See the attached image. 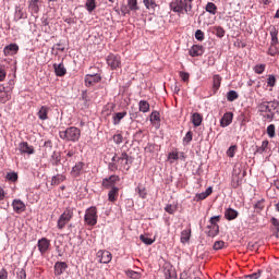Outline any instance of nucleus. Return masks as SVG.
Instances as JSON below:
<instances>
[{
	"instance_id": "1",
	"label": "nucleus",
	"mask_w": 279,
	"mask_h": 279,
	"mask_svg": "<svg viewBox=\"0 0 279 279\" xmlns=\"http://www.w3.org/2000/svg\"><path fill=\"white\" fill-rule=\"evenodd\" d=\"M194 0H174L170 3V10L177 14H189L193 10Z\"/></svg>"
},
{
	"instance_id": "2",
	"label": "nucleus",
	"mask_w": 279,
	"mask_h": 279,
	"mask_svg": "<svg viewBox=\"0 0 279 279\" xmlns=\"http://www.w3.org/2000/svg\"><path fill=\"white\" fill-rule=\"evenodd\" d=\"M59 136L62 141L77 143V141H80V136H82V131L76 126H70L65 131H60Z\"/></svg>"
},
{
	"instance_id": "3",
	"label": "nucleus",
	"mask_w": 279,
	"mask_h": 279,
	"mask_svg": "<svg viewBox=\"0 0 279 279\" xmlns=\"http://www.w3.org/2000/svg\"><path fill=\"white\" fill-rule=\"evenodd\" d=\"M219 221H221V216H214L209 219V225L207 226V236L215 239L219 234Z\"/></svg>"
},
{
	"instance_id": "4",
	"label": "nucleus",
	"mask_w": 279,
	"mask_h": 279,
	"mask_svg": "<svg viewBox=\"0 0 279 279\" xmlns=\"http://www.w3.org/2000/svg\"><path fill=\"white\" fill-rule=\"evenodd\" d=\"M279 101L272 100V101H262L257 105V110L260 114L274 112L275 110H278Z\"/></svg>"
},
{
	"instance_id": "5",
	"label": "nucleus",
	"mask_w": 279,
	"mask_h": 279,
	"mask_svg": "<svg viewBox=\"0 0 279 279\" xmlns=\"http://www.w3.org/2000/svg\"><path fill=\"white\" fill-rule=\"evenodd\" d=\"M111 160L117 162L120 170L130 171V156H128V153H122L120 156L114 155Z\"/></svg>"
},
{
	"instance_id": "6",
	"label": "nucleus",
	"mask_w": 279,
	"mask_h": 279,
	"mask_svg": "<svg viewBox=\"0 0 279 279\" xmlns=\"http://www.w3.org/2000/svg\"><path fill=\"white\" fill-rule=\"evenodd\" d=\"M71 219H73V209L66 208L59 217L57 228H59V230H64V227L66 226V223H69V221H71Z\"/></svg>"
},
{
	"instance_id": "7",
	"label": "nucleus",
	"mask_w": 279,
	"mask_h": 279,
	"mask_svg": "<svg viewBox=\"0 0 279 279\" xmlns=\"http://www.w3.org/2000/svg\"><path fill=\"white\" fill-rule=\"evenodd\" d=\"M84 219L87 226H97V207L88 208Z\"/></svg>"
},
{
	"instance_id": "8",
	"label": "nucleus",
	"mask_w": 279,
	"mask_h": 279,
	"mask_svg": "<svg viewBox=\"0 0 279 279\" xmlns=\"http://www.w3.org/2000/svg\"><path fill=\"white\" fill-rule=\"evenodd\" d=\"M107 64L110 66L111 71H117V69H121V56L110 53L107 57Z\"/></svg>"
},
{
	"instance_id": "9",
	"label": "nucleus",
	"mask_w": 279,
	"mask_h": 279,
	"mask_svg": "<svg viewBox=\"0 0 279 279\" xmlns=\"http://www.w3.org/2000/svg\"><path fill=\"white\" fill-rule=\"evenodd\" d=\"M96 258H97L98 263L108 265V263H110L112 260V253H110L109 251H106V250H100L97 252Z\"/></svg>"
},
{
	"instance_id": "10",
	"label": "nucleus",
	"mask_w": 279,
	"mask_h": 279,
	"mask_svg": "<svg viewBox=\"0 0 279 279\" xmlns=\"http://www.w3.org/2000/svg\"><path fill=\"white\" fill-rule=\"evenodd\" d=\"M101 82V74L94 73V74H87L85 76V86L87 88H90V86H95L96 84H99Z\"/></svg>"
},
{
	"instance_id": "11",
	"label": "nucleus",
	"mask_w": 279,
	"mask_h": 279,
	"mask_svg": "<svg viewBox=\"0 0 279 279\" xmlns=\"http://www.w3.org/2000/svg\"><path fill=\"white\" fill-rule=\"evenodd\" d=\"M38 251L40 252L41 256L49 252V247H51V241L47 238H41L37 242Z\"/></svg>"
},
{
	"instance_id": "12",
	"label": "nucleus",
	"mask_w": 279,
	"mask_h": 279,
	"mask_svg": "<svg viewBox=\"0 0 279 279\" xmlns=\"http://www.w3.org/2000/svg\"><path fill=\"white\" fill-rule=\"evenodd\" d=\"M119 180H121L119 175H110L109 178L102 180V186L104 189H117L116 184L119 182Z\"/></svg>"
},
{
	"instance_id": "13",
	"label": "nucleus",
	"mask_w": 279,
	"mask_h": 279,
	"mask_svg": "<svg viewBox=\"0 0 279 279\" xmlns=\"http://www.w3.org/2000/svg\"><path fill=\"white\" fill-rule=\"evenodd\" d=\"M19 151L20 154H27L28 156L36 154L34 146H31L27 142H22L19 144Z\"/></svg>"
},
{
	"instance_id": "14",
	"label": "nucleus",
	"mask_w": 279,
	"mask_h": 279,
	"mask_svg": "<svg viewBox=\"0 0 279 279\" xmlns=\"http://www.w3.org/2000/svg\"><path fill=\"white\" fill-rule=\"evenodd\" d=\"M84 167H86V163L78 161L75 163V166L72 167L71 175L72 178H80L82 175V171H84Z\"/></svg>"
},
{
	"instance_id": "15",
	"label": "nucleus",
	"mask_w": 279,
	"mask_h": 279,
	"mask_svg": "<svg viewBox=\"0 0 279 279\" xmlns=\"http://www.w3.org/2000/svg\"><path fill=\"white\" fill-rule=\"evenodd\" d=\"M13 210L17 215H21V213H25V203L21 199H13L12 202Z\"/></svg>"
},
{
	"instance_id": "16",
	"label": "nucleus",
	"mask_w": 279,
	"mask_h": 279,
	"mask_svg": "<svg viewBox=\"0 0 279 279\" xmlns=\"http://www.w3.org/2000/svg\"><path fill=\"white\" fill-rule=\"evenodd\" d=\"M234 119V113L232 112H226L223 117L220 120V126L221 128H228L232 123V120Z\"/></svg>"
},
{
	"instance_id": "17",
	"label": "nucleus",
	"mask_w": 279,
	"mask_h": 279,
	"mask_svg": "<svg viewBox=\"0 0 279 279\" xmlns=\"http://www.w3.org/2000/svg\"><path fill=\"white\" fill-rule=\"evenodd\" d=\"M69 265L65 262H57L54 264V276H62L66 271Z\"/></svg>"
},
{
	"instance_id": "18",
	"label": "nucleus",
	"mask_w": 279,
	"mask_h": 279,
	"mask_svg": "<svg viewBox=\"0 0 279 279\" xmlns=\"http://www.w3.org/2000/svg\"><path fill=\"white\" fill-rule=\"evenodd\" d=\"M189 53L192 58H197L199 56H204V46L194 45L191 47Z\"/></svg>"
},
{
	"instance_id": "19",
	"label": "nucleus",
	"mask_w": 279,
	"mask_h": 279,
	"mask_svg": "<svg viewBox=\"0 0 279 279\" xmlns=\"http://www.w3.org/2000/svg\"><path fill=\"white\" fill-rule=\"evenodd\" d=\"M4 56H15V53H19V45L16 44H10L4 47L3 49Z\"/></svg>"
},
{
	"instance_id": "20",
	"label": "nucleus",
	"mask_w": 279,
	"mask_h": 279,
	"mask_svg": "<svg viewBox=\"0 0 279 279\" xmlns=\"http://www.w3.org/2000/svg\"><path fill=\"white\" fill-rule=\"evenodd\" d=\"M37 117L40 121H47L49 119V107L41 106L37 112Z\"/></svg>"
},
{
	"instance_id": "21",
	"label": "nucleus",
	"mask_w": 279,
	"mask_h": 279,
	"mask_svg": "<svg viewBox=\"0 0 279 279\" xmlns=\"http://www.w3.org/2000/svg\"><path fill=\"white\" fill-rule=\"evenodd\" d=\"M53 69L57 77H64L66 75V68H64V63H54Z\"/></svg>"
},
{
	"instance_id": "22",
	"label": "nucleus",
	"mask_w": 279,
	"mask_h": 279,
	"mask_svg": "<svg viewBox=\"0 0 279 279\" xmlns=\"http://www.w3.org/2000/svg\"><path fill=\"white\" fill-rule=\"evenodd\" d=\"M236 217H239V211H236V210L233 209V208H228V209H226V211H225V218H226L228 221H234V219H236Z\"/></svg>"
},
{
	"instance_id": "23",
	"label": "nucleus",
	"mask_w": 279,
	"mask_h": 279,
	"mask_svg": "<svg viewBox=\"0 0 279 279\" xmlns=\"http://www.w3.org/2000/svg\"><path fill=\"white\" fill-rule=\"evenodd\" d=\"M11 98L12 95L10 94V92L5 90V87H2L0 89V104H8Z\"/></svg>"
},
{
	"instance_id": "24",
	"label": "nucleus",
	"mask_w": 279,
	"mask_h": 279,
	"mask_svg": "<svg viewBox=\"0 0 279 279\" xmlns=\"http://www.w3.org/2000/svg\"><path fill=\"white\" fill-rule=\"evenodd\" d=\"M194 128H199L202 125V122L204 121V117H202V113H193L191 119Z\"/></svg>"
},
{
	"instance_id": "25",
	"label": "nucleus",
	"mask_w": 279,
	"mask_h": 279,
	"mask_svg": "<svg viewBox=\"0 0 279 279\" xmlns=\"http://www.w3.org/2000/svg\"><path fill=\"white\" fill-rule=\"evenodd\" d=\"M221 76L219 74H215L213 76V88H214V93H217V90H219V88H221Z\"/></svg>"
},
{
	"instance_id": "26",
	"label": "nucleus",
	"mask_w": 279,
	"mask_h": 279,
	"mask_svg": "<svg viewBox=\"0 0 279 279\" xmlns=\"http://www.w3.org/2000/svg\"><path fill=\"white\" fill-rule=\"evenodd\" d=\"M119 199V187H112L108 193L109 202H117Z\"/></svg>"
},
{
	"instance_id": "27",
	"label": "nucleus",
	"mask_w": 279,
	"mask_h": 279,
	"mask_svg": "<svg viewBox=\"0 0 279 279\" xmlns=\"http://www.w3.org/2000/svg\"><path fill=\"white\" fill-rule=\"evenodd\" d=\"M143 3L146 10H149V12H156V8H158V4H156V0H143Z\"/></svg>"
},
{
	"instance_id": "28",
	"label": "nucleus",
	"mask_w": 279,
	"mask_h": 279,
	"mask_svg": "<svg viewBox=\"0 0 279 279\" xmlns=\"http://www.w3.org/2000/svg\"><path fill=\"white\" fill-rule=\"evenodd\" d=\"M64 180H66V177L64 174H57V175L52 177L51 185L58 186V184H62V182H64Z\"/></svg>"
},
{
	"instance_id": "29",
	"label": "nucleus",
	"mask_w": 279,
	"mask_h": 279,
	"mask_svg": "<svg viewBox=\"0 0 279 279\" xmlns=\"http://www.w3.org/2000/svg\"><path fill=\"white\" fill-rule=\"evenodd\" d=\"M209 195H213V187H207L205 192L196 194L197 202L206 199V197H209Z\"/></svg>"
},
{
	"instance_id": "30",
	"label": "nucleus",
	"mask_w": 279,
	"mask_h": 279,
	"mask_svg": "<svg viewBox=\"0 0 279 279\" xmlns=\"http://www.w3.org/2000/svg\"><path fill=\"white\" fill-rule=\"evenodd\" d=\"M213 34H215V36H217L218 38H223V36H226V29H223V27L221 26H214L211 28Z\"/></svg>"
},
{
	"instance_id": "31",
	"label": "nucleus",
	"mask_w": 279,
	"mask_h": 279,
	"mask_svg": "<svg viewBox=\"0 0 279 279\" xmlns=\"http://www.w3.org/2000/svg\"><path fill=\"white\" fill-rule=\"evenodd\" d=\"M128 117V111H123V112H118L113 116V125H119V123H121V120Z\"/></svg>"
},
{
	"instance_id": "32",
	"label": "nucleus",
	"mask_w": 279,
	"mask_h": 279,
	"mask_svg": "<svg viewBox=\"0 0 279 279\" xmlns=\"http://www.w3.org/2000/svg\"><path fill=\"white\" fill-rule=\"evenodd\" d=\"M128 7L131 12H136L141 10L138 7V0H128Z\"/></svg>"
},
{
	"instance_id": "33",
	"label": "nucleus",
	"mask_w": 279,
	"mask_h": 279,
	"mask_svg": "<svg viewBox=\"0 0 279 279\" xmlns=\"http://www.w3.org/2000/svg\"><path fill=\"white\" fill-rule=\"evenodd\" d=\"M149 108H150V106H149V102H147V100H141L140 102H138V110H140V112H149Z\"/></svg>"
},
{
	"instance_id": "34",
	"label": "nucleus",
	"mask_w": 279,
	"mask_h": 279,
	"mask_svg": "<svg viewBox=\"0 0 279 279\" xmlns=\"http://www.w3.org/2000/svg\"><path fill=\"white\" fill-rule=\"evenodd\" d=\"M270 45H278V29L275 26L270 29Z\"/></svg>"
},
{
	"instance_id": "35",
	"label": "nucleus",
	"mask_w": 279,
	"mask_h": 279,
	"mask_svg": "<svg viewBox=\"0 0 279 279\" xmlns=\"http://www.w3.org/2000/svg\"><path fill=\"white\" fill-rule=\"evenodd\" d=\"M191 240V230H183L181 232V243H189Z\"/></svg>"
},
{
	"instance_id": "36",
	"label": "nucleus",
	"mask_w": 279,
	"mask_h": 279,
	"mask_svg": "<svg viewBox=\"0 0 279 279\" xmlns=\"http://www.w3.org/2000/svg\"><path fill=\"white\" fill-rule=\"evenodd\" d=\"M206 12L209 14H217V4L213 2H208L205 8Z\"/></svg>"
},
{
	"instance_id": "37",
	"label": "nucleus",
	"mask_w": 279,
	"mask_h": 279,
	"mask_svg": "<svg viewBox=\"0 0 279 279\" xmlns=\"http://www.w3.org/2000/svg\"><path fill=\"white\" fill-rule=\"evenodd\" d=\"M28 9L33 14H38L40 12V7L36 4V2L29 1L28 3Z\"/></svg>"
},
{
	"instance_id": "38",
	"label": "nucleus",
	"mask_w": 279,
	"mask_h": 279,
	"mask_svg": "<svg viewBox=\"0 0 279 279\" xmlns=\"http://www.w3.org/2000/svg\"><path fill=\"white\" fill-rule=\"evenodd\" d=\"M227 99L229 101H236V99H239V93H236L235 90H230L227 93Z\"/></svg>"
},
{
	"instance_id": "39",
	"label": "nucleus",
	"mask_w": 279,
	"mask_h": 279,
	"mask_svg": "<svg viewBox=\"0 0 279 279\" xmlns=\"http://www.w3.org/2000/svg\"><path fill=\"white\" fill-rule=\"evenodd\" d=\"M86 10L89 12H93L95 10V8H97V4L95 2V0H87L85 3Z\"/></svg>"
},
{
	"instance_id": "40",
	"label": "nucleus",
	"mask_w": 279,
	"mask_h": 279,
	"mask_svg": "<svg viewBox=\"0 0 279 279\" xmlns=\"http://www.w3.org/2000/svg\"><path fill=\"white\" fill-rule=\"evenodd\" d=\"M267 65L265 64H257L254 66L253 71H255V73H257V75H263V73H265V69Z\"/></svg>"
},
{
	"instance_id": "41",
	"label": "nucleus",
	"mask_w": 279,
	"mask_h": 279,
	"mask_svg": "<svg viewBox=\"0 0 279 279\" xmlns=\"http://www.w3.org/2000/svg\"><path fill=\"white\" fill-rule=\"evenodd\" d=\"M51 160H52V165H54L56 167H58V165H60V153L58 151H53L52 156H51Z\"/></svg>"
},
{
	"instance_id": "42",
	"label": "nucleus",
	"mask_w": 279,
	"mask_h": 279,
	"mask_svg": "<svg viewBox=\"0 0 279 279\" xmlns=\"http://www.w3.org/2000/svg\"><path fill=\"white\" fill-rule=\"evenodd\" d=\"M128 278L132 279H140L141 278V272L134 271V270H126L125 271Z\"/></svg>"
},
{
	"instance_id": "43",
	"label": "nucleus",
	"mask_w": 279,
	"mask_h": 279,
	"mask_svg": "<svg viewBox=\"0 0 279 279\" xmlns=\"http://www.w3.org/2000/svg\"><path fill=\"white\" fill-rule=\"evenodd\" d=\"M267 147H269V141H263L262 146L257 148V154H263L264 151H267Z\"/></svg>"
},
{
	"instance_id": "44",
	"label": "nucleus",
	"mask_w": 279,
	"mask_h": 279,
	"mask_svg": "<svg viewBox=\"0 0 279 279\" xmlns=\"http://www.w3.org/2000/svg\"><path fill=\"white\" fill-rule=\"evenodd\" d=\"M268 56H278L279 51H278V47L276 45H271L270 44V47L268 48V51H267Z\"/></svg>"
},
{
	"instance_id": "45",
	"label": "nucleus",
	"mask_w": 279,
	"mask_h": 279,
	"mask_svg": "<svg viewBox=\"0 0 279 279\" xmlns=\"http://www.w3.org/2000/svg\"><path fill=\"white\" fill-rule=\"evenodd\" d=\"M193 141V131H189L183 137V145H189Z\"/></svg>"
},
{
	"instance_id": "46",
	"label": "nucleus",
	"mask_w": 279,
	"mask_h": 279,
	"mask_svg": "<svg viewBox=\"0 0 279 279\" xmlns=\"http://www.w3.org/2000/svg\"><path fill=\"white\" fill-rule=\"evenodd\" d=\"M276 76L274 74H269L267 78V86H270V88H274L276 86Z\"/></svg>"
},
{
	"instance_id": "47",
	"label": "nucleus",
	"mask_w": 279,
	"mask_h": 279,
	"mask_svg": "<svg viewBox=\"0 0 279 279\" xmlns=\"http://www.w3.org/2000/svg\"><path fill=\"white\" fill-rule=\"evenodd\" d=\"M267 134L270 138H274V136H276V125L275 124H270L267 126Z\"/></svg>"
},
{
	"instance_id": "48",
	"label": "nucleus",
	"mask_w": 279,
	"mask_h": 279,
	"mask_svg": "<svg viewBox=\"0 0 279 279\" xmlns=\"http://www.w3.org/2000/svg\"><path fill=\"white\" fill-rule=\"evenodd\" d=\"M260 117H263L264 121H274L276 113L274 111L268 113H262Z\"/></svg>"
},
{
	"instance_id": "49",
	"label": "nucleus",
	"mask_w": 279,
	"mask_h": 279,
	"mask_svg": "<svg viewBox=\"0 0 279 279\" xmlns=\"http://www.w3.org/2000/svg\"><path fill=\"white\" fill-rule=\"evenodd\" d=\"M140 241H142V243H145V245H153L154 241L156 240H151V238H147L145 235H140Z\"/></svg>"
},
{
	"instance_id": "50",
	"label": "nucleus",
	"mask_w": 279,
	"mask_h": 279,
	"mask_svg": "<svg viewBox=\"0 0 279 279\" xmlns=\"http://www.w3.org/2000/svg\"><path fill=\"white\" fill-rule=\"evenodd\" d=\"M136 191L142 199L147 198V190L145 187H137Z\"/></svg>"
},
{
	"instance_id": "51",
	"label": "nucleus",
	"mask_w": 279,
	"mask_h": 279,
	"mask_svg": "<svg viewBox=\"0 0 279 279\" xmlns=\"http://www.w3.org/2000/svg\"><path fill=\"white\" fill-rule=\"evenodd\" d=\"M223 247H226V242L223 241H216L214 243V250L216 251L223 250Z\"/></svg>"
},
{
	"instance_id": "52",
	"label": "nucleus",
	"mask_w": 279,
	"mask_h": 279,
	"mask_svg": "<svg viewBox=\"0 0 279 279\" xmlns=\"http://www.w3.org/2000/svg\"><path fill=\"white\" fill-rule=\"evenodd\" d=\"M260 274H263V270H257L256 272L247 275L246 279H258L260 278Z\"/></svg>"
},
{
	"instance_id": "53",
	"label": "nucleus",
	"mask_w": 279,
	"mask_h": 279,
	"mask_svg": "<svg viewBox=\"0 0 279 279\" xmlns=\"http://www.w3.org/2000/svg\"><path fill=\"white\" fill-rule=\"evenodd\" d=\"M113 142L116 143V145H121V143H123V135L122 134L113 135Z\"/></svg>"
},
{
	"instance_id": "54",
	"label": "nucleus",
	"mask_w": 279,
	"mask_h": 279,
	"mask_svg": "<svg viewBox=\"0 0 279 279\" xmlns=\"http://www.w3.org/2000/svg\"><path fill=\"white\" fill-rule=\"evenodd\" d=\"M8 73L5 72V69L3 65H0V82H5Z\"/></svg>"
},
{
	"instance_id": "55",
	"label": "nucleus",
	"mask_w": 279,
	"mask_h": 279,
	"mask_svg": "<svg viewBox=\"0 0 279 279\" xmlns=\"http://www.w3.org/2000/svg\"><path fill=\"white\" fill-rule=\"evenodd\" d=\"M236 151V146H231L229 147V149L227 150V156L229 158H234V154Z\"/></svg>"
},
{
	"instance_id": "56",
	"label": "nucleus",
	"mask_w": 279,
	"mask_h": 279,
	"mask_svg": "<svg viewBox=\"0 0 279 279\" xmlns=\"http://www.w3.org/2000/svg\"><path fill=\"white\" fill-rule=\"evenodd\" d=\"M179 75L183 82H189L191 77V74H189V72H180Z\"/></svg>"
},
{
	"instance_id": "57",
	"label": "nucleus",
	"mask_w": 279,
	"mask_h": 279,
	"mask_svg": "<svg viewBox=\"0 0 279 279\" xmlns=\"http://www.w3.org/2000/svg\"><path fill=\"white\" fill-rule=\"evenodd\" d=\"M150 121H160V112L153 111L150 114Z\"/></svg>"
},
{
	"instance_id": "58",
	"label": "nucleus",
	"mask_w": 279,
	"mask_h": 279,
	"mask_svg": "<svg viewBox=\"0 0 279 279\" xmlns=\"http://www.w3.org/2000/svg\"><path fill=\"white\" fill-rule=\"evenodd\" d=\"M156 149V145L155 144H147V146L145 147V151L147 154H154V150Z\"/></svg>"
},
{
	"instance_id": "59",
	"label": "nucleus",
	"mask_w": 279,
	"mask_h": 279,
	"mask_svg": "<svg viewBox=\"0 0 279 279\" xmlns=\"http://www.w3.org/2000/svg\"><path fill=\"white\" fill-rule=\"evenodd\" d=\"M195 38H196V40H199L201 43H202V40H204V33L202 32V29H197L196 32H195Z\"/></svg>"
},
{
	"instance_id": "60",
	"label": "nucleus",
	"mask_w": 279,
	"mask_h": 279,
	"mask_svg": "<svg viewBox=\"0 0 279 279\" xmlns=\"http://www.w3.org/2000/svg\"><path fill=\"white\" fill-rule=\"evenodd\" d=\"M8 180H10L11 182H16V180H19V174L15 172L9 173L7 175Z\"/></svg>"
},
{
	"instance_id": "61",
	"label": "nucleus",
	"mask_w": 279,
	"mask_h": 279,
	"mask_svg": "<svg viewBox=\"0 0 279 279\" xmlns=\"http://www.w3.org/2000/svg\"><path fill=\"white\" fill-rule=\"evenodd\" d=\"M165 210H166V213H168L169 215H173V213H175V206H173V205H167V206L165 207Z\"/></svg>"
},
{
	"instance_id": "62",
	"label": "nucleus",
	"mask_w": 279,
	"mask_h": 279,
	"mask_svg": "<svg viewBox=\"0 0 279 279\" xmlns=\"http://www.w3.org/2000/svg\"><path fill=\"white\" fill-rule=\"evenodd\" d=\"M17 277H19V279H27V272H25V269H21L17 272Z\"/></svg>"
},
{
	"instance_id": "63",
	"label": "nucleus",
	"mask_w": 279,
	"mask_h": 279,
	"mask_svg": "<svg viewBox=\"0 0 279 279\" xmlns=\"http://www.w3.org/2000/svg\"><path fill=\"white\" fill-rule=\"evenodd\" d=\"M117 169H119V163H117L116 161L109 163L110 171H117Z\"/></svg>"
},
{
	"instance_id": "64",
	"label": "nucleus",
	"mask_w": 279,
	"mask_h": 279,
	"mask_svg": "<svg viewBox=\"0 0 279 279\" xmlns=\"http://www.w3.org/2000/svg\"><path fill=\"white\" fill-rule=\"evenodd\" d=\"M0 279H8V270L5 268L0 270Z\"/></svg>"
}]
</instances>
